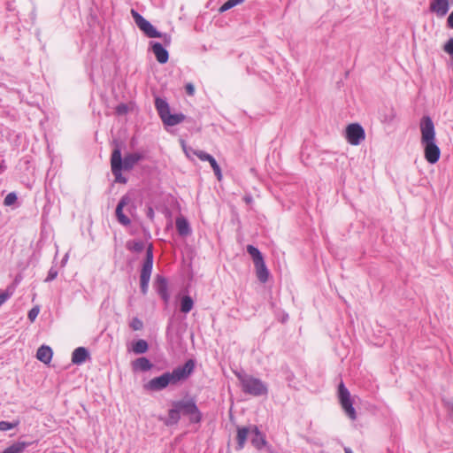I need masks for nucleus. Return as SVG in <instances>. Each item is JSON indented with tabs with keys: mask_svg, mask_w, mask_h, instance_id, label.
Listing matches in <instances>:
<instances>
[{
	"mask_svg": "<svg viewBox=\"0 0 453 453\" xmlns=\"http://www.w3.org/2000/svg\"><path fill=\"white\" fill-rule=\"evenodd\" d=\"M195 369V362L188 360L183 365L177 366L172 372H166L160 376L152 378L143 385L146 391L158 392L170 385H177L179 382L187 380Z\"/></svg>",
	"mask_w": 453,
	"mask_h": 453,
	"instance_id": "1",
	"label": "nucleus"
},
{
	"mask_svg": "<svg viewBox=\"0 0 453 453\" xmlns=\"http://www.w3.org/2000/svg\"><path fill=\"white\" fill-rule=\"evenodd\" d=\"M421 144L424 147L426 160L435 164L440 159L441 150L435 142V130L432 119L424 116L420 120Z\"/></svg>",
	"mask_w": 453,
	"mask_h": 453,
	"instance_id": "2",
	"label": "nucleus"
},
{
	"mask_svg": "<svg viewBox=\"0 0 453 453\" xmlns=\"http://www.w3.org/2000/svg\"><path fill=\"white\" fill-rule=\"evenodd\" d=\"M144 156L142 153L134 152L127 154L122 159L121 151L119 148L113 150L111 157V166L112 174L115 177V182L127 183V180L121 173L122 170L130 171Z\"/></svg>",
	"mask_w": 453,
	"mask_h": 453,
	"instance_id": "3",
	"label": "nucleus"
},
{
	"mask_svg": "<svg viewBox=\"0 0 453 453\" xmlns=\"http://www.w3.org/2000/svg\"><path fill=\"white\" fill-rule=\"evenodd\" d=\"M243 393L252 396L265 395L268 393L267 385L258 378L247 373L236 374Z\"/></svg>",
	"mask_w": 453,
	"mask_h": 453,
	"instance_id": "4",
	"label": "nucleus"
},
{
	"mask_svg": "<svg viewBox=\"0 0 453 453\" xmlns=\"http://www.w3.org/2000/svg\"><path fill=\"white\" fill-rule=\"evenodd\" d=\"M132 17L136 26L150 38H162L165 46L171 43V35L168 34H162L158 32L154 26L151 25L146 19H144L136 11H131Z\"/></svg>",
	"mask_w": 453,
	"mask_h": 453,
	"instance_id": "5",
	"label": "nucleus"
},
{
	"mask_svg": "<svg viewBox=\"0 0 453 453\" xmlns=\"http://www.w3.org/2000/svg\"><path fill=\"white\" fill-rule=\"evenodd\" d=\"M153 267V250L150 244L146 250V257L142 264L140 274V288L143 295H146L149 289V283Z\"/></svg>",
	"mask_w": 453,
	"mask_h": 453,
	"instance_id": "6",
	"label": "nucleus"
},
{
	"mask_svg": "<svg viewBox=\"0 0 453 453\" xmlns=\"http://www.w3.org/2000/svg\"><path fill=\"white\" fill-rule=\"evenodd\" d=\"M173 406L176 407L180 414L188 416L192 423H199L202 419V414L193 399L173 402Z\"/></svg>",
	"mask_w": 453,
	"mask_h": 453,
	"instance_id": "7",
	"label": "nucleus"
},
{
	"mask_svg": "<svg viewBox=\"0 0 453 453\" xmlns=\"http://www.w3.org/2000/svg\"><path fill=\"white\" fill-rule=\"evenodd\" d=\"M338 397L341 403L342 408L343 409L345 414L352 420L357 418V412L355 408L353 407V401L350 395L349 391L345 387L343 382H341L338 387Z\"/></svg>",
	"mask_w": 453,
	"mask_h": 453,
	"instance_id": "8",
	"label": "nucleus"
},
{
	"mask_svg": "<svg viewBox=\"0 0 453 453\" xmlns=\"http://www.w3.org/2000/svg\"><path fill=\"white\" fill-rule=\"evenodd\" d=\"M346 138L351 145H359L365 138V133L361 125L349 124L346 128Z\"/></svg>",
	"mask_w": 453,
	"mask_h": 453,
	"instance_id": "9",
	"label": "nucleus"
},
{
	"mask_svg": "<svg viewBox=\"0 0 453 453\" xmlns=\"http://www.w3.org/2000/svg\"><path fill=\"white\" fill-rule=\"evenodd\" d=\"M130 203H131V197L128 195H125L120 198V200L116 207L115 213H116L117 219L123 226H128L131 223L129 218L127 215H125L123 212L124 207L127 206Z\"/></svg>",
	"mask_w": 453,
	"mask_h": 453,
	"instance_id": "10",
	"label": "nucleus"
},
{
	"mask_svg": "<svg viewBox=\"0 0 453 453\" xmlns=\"http://www.w3.org/2000/svg\"><path fill=\"white\" fill-rule=\"evenodd\" d=\"M450 4H453V0H434L430 4V10L438 16L443 17L449 12Z\"/></svg>",
	"mask_w": 453,
	"mask_h": 453,
	"instance_id": "11",
	"label": "nucleus"
},
{
	"mask_svg": "<svg viewBox=\"0 0 453 453\" xmlns=\"http://www.w3.org/2000/svg\"><path fill=\"white\" fill-rule=\"evenodd\" d=\"M250 436L251 444L258 450L267 444L265 434L255 425L251 426Z\"/></svg>",
	"mask_w": 453,
	"mask_h": 453,
	"instance_id": "12",
	"label": "nucleus"
},
{
	"mask_svg": "<svg viewBox=\"0 0 453 453\" xmlns=\"http://www.w3.org/2000/svg\"><path fill=\"white\" fill-rule=\"evenodd\" d=\"M150 46L158 63L165 64L168 61V51L163 47V45L160 42H150Z\"/></svg>",
	"mask_w": 453,
	"mask_h": 453,
	"instance_id": "13",
	"label": "nucleus"
},
{
	"mask_svg": "<svg viewBox=\"0 0 453 453\" xmlns=\"http://www.w3.org/2000/svg\"><path fill=\"white\" fill-rule=\"evenodd\" d=\"M131 366L134 372H145L150 371L153 365L147 357H142L132 361Z\"/></svg>",
	"mask_w": 453,
	"mask_h": 453,
	"instance_id": "14",
	"label": "nucleus"
},
{
	"mask_svg": "<svg viewBox=\"0 0 453 453\" xmlns=\"http://www.w3.org/2000/svg\"><path fill=\"white\" fill-rule=\"evenodd\" d=\"M249 435H251V426H241L237 428V450H241L244 448Z\"/></svg>",
	"mask_w": 453,
	"mask_h": 453,
	"instance_id": "15",
	"label": "nucleus"
},
{
	"mask_svg": "<svg viewBox=\"0 0 453 453\" xmlns=\"http://www.w3.org/2000/svg\"><path fill=\"white\" fill-rule=\"evenodd\" d=\"M89 357L88 350L84 347L76 348L72 354V362L74 365H81Z\"/></svg>",
	"mask_w": 453,
	"mask_h": 453,
	"instance_id": "16",
	"label": "nucleus"
},
{
	"mask_svg": "<svg viewBox=\"0 0 453 453\" xmlns=\"http://www.w3.org/2000/svg\"><path fill=\"white\" fill-rule=\"evenodd\" d=\"M254 265H255L256 274H257L258 280L261 283H265L269 278V271L265 265L264 259L261 261L256 262L254 264Z\"/></svg>",
	"mask_w": 453,
	"mask_h": 453,
	"instance_id": "17",
	"label": "nucleus"
},
{
	"mask_svg": "<svg viewBox=\"0 0 453 453\" xmlns=\"http://www.w3.org/2000/svg\"><path fill=\"white\" fill-rule=\"evenodd\" d=\"M52 355L51 348L46 345L41 346L36 352L37 359L44 364H49L51 361Z\"/></svg>",
	"mask_w": 453,
	"mask_h": 453,
	"instance_id": "18",
	"label": "nucleus"
},
{
	"mask_svg": "<svg viewBox=\"0 0 453 453\" xmlns=\"http://www.w3.org/2000/svg\"><path fill=\"white\" fill-rule=\"evenodd\" d=\"M155 107L160 116L161 119L170 112V107L168 103L160 97H156L155 99Z\"/></svg>",
	"mask_w": 453,
	"mask_h": 453,
	"instance_id": "19",
	"label": "nucleus"
},
{
	"mask_svg": "<svg viewBox=\"0 0 453 453\" xmlns=\"http://www.w3.org/2000/svg\"><path fill=\"white\" fill-rule=\"evenodd\" d=\"M184 119L185 116L182 113L171 114V112H169L162 119V121L165 125L172 127L181 123Z\"/></svg>",
	"mask_w": 453,
	"mask_h": 453,
	"instance_id": "20",
	"label": "nucleus"
},
{
	"mask_svg": "<svg viewBox=\"0 0 453 453\" xmlns=\"http://www.w3.org/2000/svg\"><path fill=\"white\" fill-rule=\"evenodd\" d=\"M176 228L180 235L185 236L190 234L191 229L188 220L185 218H177Z\"/></svg>",
	"mask_w": 453,
	"mask_h": 453,
	"instance_id": "21",
	"label": "nucleus"
},
{
	"mask_svg": "<svg viewBox=\"0 0 453 453\" xmlns=\"http://www.w3.org/2000/svg\"><path fill=\"white\" fill-rule=\"evenodd\" d=\"M29 445V442L17 441L6 448L1 453H22Z\"/></svg>",
	"mask_w": 453,
	"mask_h": 453,
	"instance_id": "22",
	"label": "nucleus"
},
{
	"mask_svg": "<svg viewBox=\"0 0 453 453\" xmlns=\"http://www.w3.org/2000/svg\"><path fill=\"white\" fill-rule=\"evenodd\" d=\"M180 411H178V409L176 407L173 406V408L170 409L168 411V418L166 420V425H168V426L176 425L180 421Z\"/></svg>",
	"mask_w": 453,
	"mask_h": 453,
	"instance_id": "23",
	"label": "nucleus"
},
{
	"mask_svg": "<svg viewBox=\"0 0 453 453\" xmlns=\"http://www.w3.org/2000/svg\"><path fill=\"white\" fill-rule=\"evenodd\" d=\"M149 345L145 340H138L133 344V351L135 354H143L148 351Z\"/></svg>",
	"mask_w": 453,
	"mask_h": 453,
	"instance_id": "24",
	"label": "nucleus"
},
{
	"mask_svg": "<svg viewBox=\"0 0 453 453\" xmlns=\"http://www.w3.org/2000/svg\"><path fill=\"white\" fill-rule=\"evenodd\" d=\"M194 305V302L189 296H184L180 300V311L188 313Z\"/></svg>",
	"mask_w": 453,
	"mask_h": 453,
	"instance_id": "25",
	"label": "nucleus"
},
{
	"mask_svg": "<svg viewBox=\"0 0 453 453\" xmlns=\"http://www.w3.org/2000/svg\"><path fill=\"white\" fill-rule=\"evenodd\" d=\"M127 249L130 251L140 253L144 250V242L140 240L127 242Z\"/></svg>",
	"mask_w": 453,
	"mask_h": 453,
	"instance_id": "26",
	"label": "nucleus"
},
{
	"mask_svg": "<svg viewBox=\"0 0 453 453\" xmlns=\"http://www.w3.org/2000/svg\"><path fill=\"white\" fill-rule=\"evenodd\" d=\"M247 252L251 257L254 264L264 259L262 253L253 245L247 246Z\"/></svg>",
	"mask_w": 453,
	"mask_h": 453,
	"instance_id": "27",
	"label": "nucleus"
},
{
	"mask_svg": "<svg viewBox=\"0 0 453 453\" xmlns=\"http://www.w3.org/2000/svg\"><path fill=\"white\" fill-rule=\"evenodd\" d=\"M157 290L159 296L167 292V281L160 275L157 276Z\"/></svg>",
	"mask_w": 453,
	"mask_h": 453,
	"instance_id": "28",
	"label": "nucleus"
},
{
	"mask_svg": "<svg viewBox=\"0 0 453 453\" xmlns=\"http://www.w3.org/2000/svg\"><path fill=\"white\" fill-rule=\"evenodd\" d=\"M244 1L245 0H227L225 4H223L220 6L219 11V12H225L232 9L233 7L242 4Z\"/></svg>",
	"mask_w": 453,
	"mask_h": 453,
	"instance_id": "29",
	"label": "nucleus"
},
{
	"mask_svg": "<svg viewBox=\"0 0 453 453\" xmlns=\"http://www.w3.org/2000/svg\"><path fill=\"white\" fill-rule=\"evenodd\" d=\"M208 162L210 163L217 179L220 180L222 179V173L220 166L217 163L216 159L213 157H211Z\"/></svg>",
	"mask_w": 453,
	"mask_h": 453,
	"instance_id": "30",
	"label": "nucleus"
},
{
	"mask_svg": "<svg viewBox=\"0 0 453 453\" xmlns=\"http://www.w3.org/2000/svg\"><path fill=\"white\" fill-rule=\"evenodd\" d=\"M19 424V420H15L13 422L8 421H0V431H8L15 428Z\"/></svg>",
	"mask_w": 453,
	"mask_h": 453,
	"instance_id": "31",
	"label": "nucleus"
},
{
	"mask_svg": "<svg viewBox=\"0 0 453 453\" xmlns=\"http://www.w3.org/2000/svg\"><path fill=\"white\" fill-rule=\"evenodd\" d=\"M130 327L134 331L142 330L143 327V323L140 319L135 317L132 319L130 322Z\"/></svg>",
	"mask_w": 453,
	"mask_h": 453,
	"instance_id": "32",
	"label": "nucleus"
},
{
	"mask_svg": "<svg viewBox=\"0 0 453 453\" xmlns=\"http://www.w3.org/2000/svg\"><path fill=\"white\" fill-rule=\"evenodd\" d=\"M17 200V196L15 193L12 192V193H9L5 198H4V205L6 206H10V205H12Z\"/></svg>",
	"mask_w": 453,
	"mask_h": 453,
	"instance_id": "33",
	"label": "nucleus"
},
{
	"mask_svg": "<svg viewBox=\"0 0 453 453\" xmlns=\"http://www.w3.org/2000/svg\"><path fill=\"white\" fill-rule=\"evenodd\" d=\"M194 154L202 161H209L212 157L211 155L206 153L203 150H195Z\"/></svg>",
	"mask_w": 453,
	"mask_h": 453,
	"instance_id": "34",
	"label": "nucleus"
},
{
	"mask_svg": "<svg viewBox=\"0 0 453 453\" xmlns=\"http://www.w3.org/2000/svg\"><path fill=\"white\" fill-rule=\"evenodd\" d=\"M58 274V272L57 268L52 266L48 272V275L45 279V281L50 282V281L55 280L57 278Z\"/></svg>",
	"mask_w": 453,
	"mask_h": 453,
	"instance_id": "35",
	"label": "nucleus"
},
{
	"mask_svg": "<svg viewBox=\"0 0 453 453\" xmlns=\"http://www.w3.org/2000/svg\"><path fill=\"white\" fill-rule=\"evenodd\" d=\"M39 311H40V309L38 306H35L33 307L29 311H28V314H27V318L28 319L33 322L35 321V319L37 318L38 314H39Z\"/></svg>",
	"mask_w": 453,
	"mask_h": 453,
	"instance_id": "36",
	"label": "nucleus"
},
{
	"mask_svg": "<svg viewBox=\"0 0 453 453\" xmlns=\"http://www.w3.org/2000/svg\"><path fill=\"white\" fill-rule=\"evenodd\" d=\"M443 50L451 57L453 61V40H449L443 46Z\"/></svg>",
	"mask_w": 453,
	"mask_h": 453,
	"instance_id": "37",
	"label": "nucleus"
},
{
	"mask_svg": "<svg viewBox=\"0 0 453 453\" xmlns=\"http://www.w3.org/2000/svg\"><path fill=\"white\" fill-rule=\"evenodd\" d=\"M395 118V112L393 109L390 110L389 113L388 114H386L383 119H382V122H385V123H391Z\"/></svg>",
	"mask_w": 453,
	"mask_h": 453,
	"instance_id": "38",
	"label": "nucleus"
},
{
	"mask_svg": "<svg viewBox=\"0 0 453 453\" xmlns=\"http://www.w3.org/2000/svg\"><path fill=\"white\" fill-rule=\"evenodd\" d=\"M185 90L186 93L190 96L195 95V86L190 82L185 85Z\"/></svg>",
	"mask_w": 453,
	"mask_h": 453,
	"instance_id": "39",
	"label": "nucleus"
},
{
	"mask_svg": "<svg viewBox=\"0 0 453 453\" xmlns=\"http://www.w3.org/2000/svg\"><path fill=\"white\" fill-rule=\"evenodd\" d=\"M446 406L449 412V419L453 422V403L449 402L447 403Z\"/></svg>",
	"mask_w": 453,
	"mask_h": 453,
	"instance_id": "40",
	"label": "nucleus"
},
{
	"mask_svg": "<svg viewBox=\"0 0 453 453\" xmlns=\"http://www.w3.org/2000/svg\"><path fill=\"white\" fill-rule=\"evenodd\" d=\"M10 295L6 292L0 293V306L8 300Z\"/></svg>",
	"mask_w": 453,
	"mask_h": 453,
	"instance_id": "41",
	"label": "nucleus"
},
{
	"mask_svg": "<svg viewBox=\"0 0 453 453\" xmlns=\"http://www.w3.org/2000/svg\"><path fill=\"white\" fill-rule=\"evenodd\" d=\"M447 23L449 27L453 28V12L448 17Z\"/></svg>",
	"mask_w": 453,
	"mask_h": 453,
	"instance_id": "42",
	"label": "nucleus"
},
{
	"mask_svg": "<svg viewBox=\"0 0 453 453\" xmlns=\"http://www.w3.org/2000/svg\"><path fill=\"white\" fill-rule=\"evenodd\" d=\"M5 169L4 160L0 157V173Z\"/></svg>",
	"mask_w": 453,
	"mask_h": 453,
	"instance_id": "43",
	"label": "nucleus"
},
{
	"mask_svg": "<svg viewBox=\"0 0 453 453\" xmlns=\"http://www.w3.org/2000/svg\"><path fill=\"white\" fill-rule=\"evenodd\" d=\"M161 298L165 301V302H167L168 299H169V294H168V291L160 295Z\"/></svg>",
	"mask_w": 453,
	"mask_h": 453,
	"instance_id": "44",
	"label": "nucleus"
},
{
	"mask_svg": "<svg viewBox=\"0 0 453 453\" xmlns=\"http://www.w3.org/2000/svg\"><path fill=\"white\" fill-rule=\"evenodd\" d=\"M147 215H148V217H150V218H152V217H153V215H154V211H153L152 208H149Z\"/></svg>",
	"mask_w": 453,
	"mask_h": 453,
	"instance_id": "45",
	"label": "nucleus"
},
{
	"mask_svg": "<svg viewBox=\"0 0 453 453\" xmlns=\"http://www.w3.org/2000/svg\"><path fill=\"white\" fill-rule=\"evenodd\" d=\"M344 453H353L352 450L349 448L344 449Z\"/></svg>",
	"mask_w": 453,
	"mask_h": 453,
	"instance_id": "46",
	"label": "nucleus"
},
{
	"mask_svg": "<svg viewBox=\"0 0 453 453\" xmlns=\"http://www.w3.org/2000/svg\"><path fill=\"white\" fill-rule=\"evenodd\" d=\"M245 201H246L247 203H250V202L252 201V198H251V197H250V196H247V197H245Z\"/></svg>",
	"mask_w": 453,
	"mask_h": 453,
	"instance_id": "47",
	"label": "nucleus"
},
{
	"mask_svg": "<svg viewBox=\"0 0 453 453\" xmlns=\"http://www.w3.org/2000/svg\"><path fill=\"white\" fill-rule=\"evenodd\" d=\"M67 257H68V256H67V254H66V255L65 256V257L63 258V260H62V263H63V264L66 262Z\"/></svg>",
	"mask_w": 453,
	"mask_h": 453,
	"instance_id": "48",
	"label": "nucleus"
},
{
	"mask_svg": "<svg viewBox=\"0 0 453 453\" xmlns=\"http://www.w3.org/2000/svg\"><path fill=\"white\" fill-rule=\"evenodd\" d=\"M121 108H122V106H119V107H118V111H119V112H121Z\"/></svg>",
	"mask_w": 453,
	"mask_h": 453,
	"instance_id": "49",
	"label": "nucleus"
},
{
	"mask_svg": "<svg viewBox=\"0 0 453 453\" xmlns=\"http://www.w3.org/2000/svg\"><path fill=\"white\" fill-rule=\"evenodd\" d=\"M126 109V106L122 105V108H121V112L124 111Z\"/></svg>",
	"mask_w": 453,
	"mask_h": 453,
	"instance_id": "50",
	"label": "nucleus"
},
{
	"mask_svg": "<svg viewBox=\"0 0 453 453\" xmlns=\"http://www.w3.org/2000/svg\"><path fill=\"white\" fill-rule=\"evenodd\" d=\"M449 40H453V38H450Z\"/></svg>",
	"mask_w": 453,
	"mask_h": 453,
	"instance_id": "51",
	"label": "nucleus"
}]
</instances>
